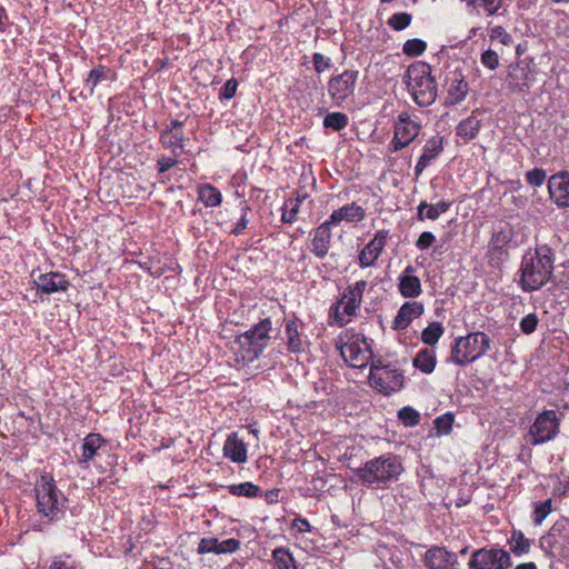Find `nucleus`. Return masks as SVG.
I'll return each mask as SVG.
<instances>
[{"label": "nucleus", "mask_w": 569, "mask_h": 569, "mask_svg": "<svg viewBox=\"0 0 569 569\" xmlns=\"http://www.w3.org/2000/svg\"><path fill=\"white\" fill-rule=\"evenodd\" d=\"M401 459L392 453H385L368 460L362 467L353 470L358 480L366 487L385 489L397 481L403 472Z\"/></svg>", "instance_id": "obj_1"}, {"label": "nucleus", "mask_w": 569, "mask_h": 569, "mask_svg": "<svg viewBox=\"0 0 569 569\" xmlns=\"http://www.w3.org/2000/svg\"><path fill=\"white\" fill-rule=\"evenodd\" d=\"M553 272V254L548 246L536 249L535 254H525L520 267V286L530 292L542 288L551 280Z\"/></svg>", "instance_id": "obj_2"}, {"label": "nucleus", "mask_w": 569, "mask_h": 569, "mask_svg": "<svg viewBox=\"0 0 569 569\" xmlns=\"http://www.w3.org/2000/svg\"><path fill=\"white\" fill-rule=\"evenodd\" d=\"M406 83L418 106L428 107L436 101L438 89L430 64L426 62L410 64L406 72Z\"/></svg>", "instance_id": "obj_3"}, {"label": "nucleus", "mask_w": 569, "mask_h": 569, "mask_svg": "<svg viewBox=\"0 0 569 569\" xmlns=\"http://www.w3.org/2000/svg\"><path fill=\"white\" fill-rule=\"evenodd\" d=\"M271 320L262 319L251 329L237 336L234 345L243 361L252 362L259 358L270 340Z\"/></svg>", "instance_id": "obj_4"}, {"label": "nucleus", "mask_w": 569, "mask_h": 569, "mask_svg": "<svg viewBox=\"0 0 569 569\" xmlns=\"http://www.w3.org/2000/svg\"><path fill=\"white\" fill-rule=\"evenodd\" d=\"M38 511L50 521H58L63 517L67 498L58 490L53 478L42 475L36 487Z\"/></svg>", "instance_id": "obj_5"}, {"label": "nucleus", "mask_w": 569, "mask_h": 569, "mask_svg": "<svg viewBox=\"0 0 569 569\" xmlns=\"http://www.w3.org/2000/svg\"><path fill=\"white\" fill-rule=\"evenodd\" d=\"M491 340L489 336L481 331L470 332L466 337L456 339L451 349V360L458 366L470 363L490 349Z\"/></svg>", "instance_id": "obj_6"}, {"label": "nucleus", "mask_w": 569, "mask_h": 569, "mask_svg": "<svg viewBox=\"0 0 569 569\" xmlns=\"http://www.w3.org/2000/svg\"><path fill=\"white\" fill-rule=\"evenodd\" d=\"M510 553L501 548H480L471 553L469 569H509Z\"/></svg>", "instance_id": "obj_7"}, {"label": "nucleus", "mask_w": 569, "mask_h": 569, "mask_svg": "<svg viewBox=\"0 0 569 569\" xmlns=\"http://www.w3.org/2000/svg\"><path fill=\"white\" fill-rule=\"evenodd\" d=\"M559 432V422L555 410H545L539 413L530 427L531 445L547 442Z\"/></svg>", "instance_id": "obj_8"}, {"label": "nucleus", "mask_w": 569, "mask_h": 569, "mask_svg": "<svg viewBox=\"0 0 569 569\" xmlns=\"http://www.w3.org/2000/svg\"><path fill=\"white\" fill-rule=\"evenodd\" d=\"M419 131L420 124L412 121L407 112H401L393 126L391 151L397 152L408 147L418 137Z\"/></svg>", "instance_id": "obj_9"}, {"label": "nucleus", "mask_w": 569, "mask_h": 569, "mask_svg": "<svg viewBox=\"0 0 569 569\" xmlns=\"http://www.w3.org/2000/svg\"><path fill=\"white\" fill-rule=\"evenodd\" d=\"M358 71L346 70L341 74L332 77L328 83V91L336 102L345 101L350 97L356 87Z\"/></svg>", "instance_id": "obj_10"}, {"label": "nucleus", "mask_w": 569, "mask_h": 569, "mask_svg": "<svg viewBox=\"0 0 569 569\" xmlns=\"http://www.w3.org/2000/svg\"><path fill=\"white\" fill-rule=\"evenodd\" d=\"M550 198L559 208L569 207V172L560 171L552 174L548 181Z\"/></svg>", "instance_id": "obj_11"}, {"label": "nucleus", "mask_w": 569, "mask_h": 569, "mask_svg": "<svg viewBox=\"0 0 569 569\" xmlns=\"http://www.w3.org/2000/svg\"><path fill=\"white\" fill-rule=\"evenodd\" d=\"M371 379L376 387H379L386 393L395 392L403 387L405 377L399 369L386 366L378 373H371Z\"/></svg>", "instance_id": "obj_12"}, {"label": "nucleus", "mask_w": 569, "mask_h": 569, "mask_svg": "<svg viewBox=\"0 0 569 569\" xmlns=\"http://www.w3.org/2000/svg\"><path fill=\"white\" fill-rule=\"evenodd\" d=\"M423 563L428 569H457V555L449 552L443 547H432L427 550Z\"/></svg>", "instance_id": "obj_13"}, {"label": "nucleus", "mask_w": 569, "mask_h": 569, "mask_svg": "<svg viewBox=\"0 0 569 569\" xmlns=\"http://www.w3.org/2000/svg\"><path fill=\"white\" fill-rule=\"evenodd\" d=\"M532 80L529 63L520 61L510 64L507 74L508 87L518 93H525L529 90V82Z\"/></svg>", "instance_id": "obj_14"}, {"label": "nucleus", "mask_w": 569, "mask_h": 569, "mask_svg": "<svg viewBox=\"0 0 569 569\" xmlns=\"http://www.w3.org/2000/svg\"><path fill=\"white\" fill-rule=\"evenodd\" d=\"M182 126V121L172 120L170 126L160 134V142L164 148L170 149L174 157L180 156L184 150Z\"/></svg>", "instance_id": "obj_15"}, {"label": "nucleus", "mask_w": 569, "mask_h": 569, "mask_svg": "<svg viewBox=\"0 0 569 569\" xmlns=\"http://www.w3.org/2000/svg\"><path fill=\"white\" fill-rule=\"evenodd\" d=\"M362 349L357 342L345 343L340 348V353L343 360L353 368H362L367 365L369 358L372 356V351L369 345L366 343Z\"/></svg>", "instance_id": "obj_16"}, {"label": "nucleus", "mask_w": 569, "mask_h": 569, "mask_svg": "<svg viewBox=\"0 0 569 569\" xmlns=\"http://www.w3.org/2000/svg\"><path fill=\"white\" fill-rule=\"evenodd\" d=\"M387 237L388 231L380 230L375 238L365 246L359 254V263L362 268L370 267L376 262L386 246Z\"/></svg>", "instance_id": "obj_17"}, {"label": "nucleus", "mask_w": 569, "mask_h": 569, "mask_svg": "<svg viewBox=\"0 0 569 569\" xmlns=\"http://www.w3.org/2000/svg\"><path fill=\"white\" fill-rule=\"evenodd\" d=\"M362 299L360 297L351 296L350 291L343 292L340 300L336 306L331 308L335 319L339 326H345L348 320L345 316L352 317L356 315V310L360 307Z\"/></svg>", "instance_id": "obj_18"}, {"label": "nucleus", "mask_w": 569, "mask_h": 569, "mask_svg": "<svg viewBox=\"0 0 569 569\" xmlns=\"http://www.w3.org/2000/svg\"><path fill=\"white\" fill-rule=\"evenodd\" d=\"M331 226L333 224L327 220L313 230V236L311 239V252L320 259L325 258L329 252L331 242Z\"/></svg>", "instance_id": "obj_19"}, {"label": "nucleus", "mask_w": 569, "mask_h": 569, "mask_svg": "<svg viewBox=\"0 0 569 569\" xmlns=\"http://www.w3.org/2000/svg\"><path fill=\"white\" fill-rule=\"evenodd\" d=\"M425 311V307L421 302L410 301L405 302L398 310L397 316L393 319L392 328L395 330L406 329L413 319L419 318Z\"/></svg>", "instance_id": "obj_20"}, {"label": "nucleus", "mask_w": 569, "mask_h": 569, "mask_svg": "<svg viewBox=\"0 0 569 569\" xmlns=\"http://www.w3.org/2000/svg\"><path fill=\"white\" fill-rule=\"evenodd\" d=\"M34 283L37 284L38 291L47 295L66 291L69 287V281L66 277L58 272L40 274L38 279L34 280Z\"/></svg>", "instance_id": "obj_21"}, {"label": "nucleus", "mask_w": 569, "mask_h": 569, "mask_svg": "<svg viewBox=\"0 0 569 569\" xmlns=\"http://www.w3.org/2000/svg\"><path fill=\"white\" fill-rule=\"evenodd\" d=\"M442 149V138L432 137L427 141L422 149V154L415 167V173L417 177H419L429 163L439 156Z\"/></svg>", "instance_id": "obj_22"}, {"label": "nucleus", "mask_w": 569, "mask_h": 569, "mask_svg": "<svg viewBox=\"0 0 569 569\" xmlns=\"http://www.w3.org/2000/svg\"><path fill=\"white\" fill-rule=\"evenodd\" d=\"M366 216L365 209L357 203L352 202L346 204L338 210H335L329 217V221L336 226L341 221L358 222L361 221Z\"/></svg>", "instance_id": "obj_23"}, {"label": "nucleus", "mask_w": 569, "mask_h": 569, "mask_svg": "<svg viewBox=\"0 0 569 569\" xmlns=\"http://www.w3.org/2000/svg\"><path fill=\"white\" fill-rule=\"evenodd\" d=\"M415 268L408 266L399 278V292L406 298H416L421 293L420 279L412 274Z\"/></svg>", "instance_id": "obj_24"}, {"label": "nucleus", "mask_w": 569, "mask_h": 569, "mask_svg": "<svg viewBox=\"0 0 569 569\" xmlns=\"http://www.w3.org/2000/svg\"><path fill=\"white\" fill-rule=\"evenodd\" d=\"M223 455L233 462L242 463L247 460V449L244 442L239 439L236 432L228 436L223 445Z\"/></svg>", "instance_id": "obj_25"}, {"label": "nucleus", "mask_w": 569, "mask_h": 569, "mask_svg": "<svg viewBox=\"0 0 569 569\" xmlns=\"http://www.w3.org/2000/svg\"><path fill=\"white\" fill-rule=\"evenodd\" d=\"M106 443V440L99 433H89L82 443V455L79 463L83 468L89 467V462L98 455L99 449Z\"/></svg>", "instance_id": "obj_26"}, {"label": "nucleus", "mask_w": 569, "mask_h": 569, "mask_svg": "<svg viewBox=\"0 0 569 569\" xmlns=\"http://www.w3.org/2000/svg\"><path fill=\"white\" fill-rule=\"evenodd\" d=\"M469 86L460 71L452 73L451 82L448 89V99L450 104L460 103L468 94Z\"/></svg>", "instance_id": "obj_27"}, {"label": "nucleus", "mask_w": 569, "mask_h": 569, "mask_svg": "<svg viewBox=\"0 0 569 569\" xmlns=\"http://www.w3.org/2000/svg\"><path fill=\"white\" fill-rule=\"evenodd\" d=\"M481 128V120L477 118L473 111L467 119L462 120L457 127V134L466 140L477 137Z\"/></svg>", "instance_id": "obj_28"}, {"label": "nucleus", "mask_w": 569, "mask_h": 569, "mask_svg": "<svg viewBox=\"0 0 569 569\" xmlns=\"http://www.w3.org/2000/svg\"><path fill=\"white\" fill-rule=\"evenodd\" d=\"M413 367L423 373H431L436 367L435 351L428 348L420 350L413 359Z\"/></svg>", "instance_id": "obj_29"}, {"label": "nucleus", "mask_w": 569, "mask_h": 569, "mask_svg": "<svg viewBox=\"0 0 569 569\" xmlns=\"http://www.w3.org/2000/svg\"><path fill=\"white\" fill-rule=\"evenodd\" d=\"M199 200L206 207H218L222 201L221 192L212 184L206 183L198 189Z\"/></svg>", "instance_id": "obj_30"}, {"label": "nucleus", "mask_w": 569, "mask_h": 569, "mask_svg": "<svg viewBox=\"0 0 569 569\" xmlns=\"http://www.w3.org/2000/svg\"><path fill=\"white\" fill-rule=\"evenodd\" d=\"M287 346L290 352L302 351V340L298 331V325L295 320L286 323Z\"/></svg>", "instance_id": "obj_31"}, {"label": "nucleus", "mask_w": 569, "mask_h": 569, "mask_svg": "<svg viewBox=\"0 0 569 569\" xmlns=\"http://www.w3.org/2000/svg\"><path fill=\"white\" fill-rule=\"evenodd\" d=\"M276 569H296L295 559L291 552L283 547L276 548L272 551Z\"/></svg>", "instance_id": "obj_32"}, {"label": "nucleus", "mask_w": 569, "mask_h": 569, "mask_svg": "<svg viewBox=\"0 0 569 569\" xmlns=\"http://www.w3.org/2000/svg\"><path fill=\"white\" fill-rule=\"evenodd\" d=\"M511 551L515 555L528 553L530 550L531 542L521 531L513 530L509 539Z\"/></svg>", "instance_id": "obj_33"}, {"label": "nucleus", "mask_w": 569, "mask_h": 569, "mask_svg": "<svg viewBox=\"0 0 569 569\" xmlns=\"http://www.w3.org/2000/svg\"><path fill=\"white\" fill-rule=\"evenodd\" d=\"M443 326L440 322H431L421 332V340L428 346H435L443 335Z\"/></svg>", "instance_id": "obj_34"}, {"label": "nucleus", "mask_w": 569, "mask_h": 569, "mask_svg": "<svg viewBox=\"0 0 569 569\" xmlns=\"http://www.w3.org/2000/svg\"><path fill=\"white\" fill-rule=\"evenodd\" d=\"M513 237L512 227L506 223L500 230L496 231L491 238V244L495 249H502L506 247Z\"/></svg>", "instance_id": "obj_35"}, {"label": "nucleus", "mask_w": 569, "mask_h": 569, "mask_svg": "<svg viewBox=\"0 0 569 569\" xmlns=\"http://www.w3.org/2000/svg\"><path fill=\"white\" fill-rule=\"evenodd\" d=\"M228 491L233 496L253 498L260 493V488L252 482H242L229 486Z\"/></svg>", "instance_id": "obj_36"}, {"label": "nucleus", "mask_w": 569, "mask_h": 569, "mask_svg": "<svg viewBox=\"0 0 569 569\" xmlns=\"http://www.w3.org/2000/svg\"><path fill=\"white\" fill-rule=\"evenodd\" d=\"M348 124V117L342 112L328 113L323 119V126L335 131L342 130Z\"/></svg>", "instance_id": "obj_37"}, {"label": "nucleus", "mask_w": 569, "mask_h": 569, "mask_svg": "<svg viewBox=\"0 0 569 569\" xmlns=\"http://www.w3.org/2000/svg\"><path fill=\"white\" fill-rule=\"evenodd\" d=\"M412 21V16L408 12H397L393 13L388 19V26L395 31H401L410 26Z\"/></svg>", "instance_id": "obj_38"}, {"label": "nucleus", "mask_w": 569, "mask_h": 569, "mask_svg": "<svg viewBox=\"0 0 569 569\" xmlns=\"http://www.w3.org/2000/svg\"><path fill=\"white\" fill-rule=\"evenodd\" d=\"M427 49V43L420 39H409L403 43L402 51L408 57H420Z\"/></svg>", "instance_id": "obj_39"}, {"label": "nucleus", "mask_w": 569, "mask_h": 569, "mask_svg": "<svg viewBox=\"0 0 569 569\" xmlns=\"http://www.w3.org/2000/svg\"><path fill=\"white\" fill-rule=\"evenodd\" d=\"M468 6L473 7V9L482 8L488 16H492L497 13L499 8L501 7L502 0H465Z\"/></svg>", "instance_id": "obj_40"}, {"label": "nucleus", "mask_w": 569, "mask_h": 569, "mask_svg": "<svg viewBox=\"0 0 569 569\" xmlns=\"http://www.w3.org/2000/svg\"><path fill=\"white\" fill-rule=\"evenodd\" d=\"M398 418L405 426L413 427L420 422V413L411 407L399 410Z\"/></svg>", "instance_id": "obj_41"}, {"label": "nucleus", "mask_w": 569, "mask_h": 569, "mask_svg": "<svg viewBox=\"0 0 569 569\" xmlns=\"http://www.w3.org/2000/svg\"><path fill=\"white\" fill-rule=\"evenodd\" d=\"M453 421H455V416L450 412H447V413L436 418L435 428L437 429L438 433L447 435L451 431Z\"/></svg>", "instance_id": "obj_42"}, {"label": "nucleus", "mask_w": 569, "mask_h": 569, "mask_svg": "<svg viewBox=\"0 0 569 569\" xmlns=\"http://www.w3.org/2000/svg\"><path fill=\"white\" fill-rule=\"evenodd\" d=\"M451 207L449 201H439L435 204L428 203V210L426 211L427 219L437 220L441 213H445Z\"/></svg>", "instance_id": "obj_43"}, {"label": "nucleus", "mask_w": 569, "mask_h": 569, "mask_svg": "<svg viewBox=\"0 0 569 569\" xmlns=\"http://www.w3.org/2000/svg\"><path fill=\"white\" fill-rule=\"evenodd\" d=\"M249 207L246 201H242L240 203V211L241 216L239 221L236 223L234 228L230 230V233L233 236H239L243 232V230L247 228L249 220L247 218V213L249 211Z\"/></svg>", "instance_id": "obj_44"}, {"label": "nucleus", "mask_w": 569, "mask_h": 569, "mask_svg": "<svg viewBox=\"0 0 569 569\" xmlns=\"http://www.w3.org/2000/svg\"><path fill=\"white\" fill-rule=\"evenodd\" d=\"M547 173L541 168H535L526 173L527 182L532 187H540L546 180Z\"/></svg>", "instance_id": "obj_45"}, {"label": "nucleus", "mask_w": 569, "mask_h": 569, "mask_svg": "<svg viewBox=\"0 0 569 569\" xmlns=\"http://www.w3.org/2000/svg\"><path fill=\"white\" fill-rule=\"evenodd\" d=\"M104 74L106 68L101 66L90 71L87 79V86L90 87V93L93 92L96 86L104 78Z\"/></svg>", "instance_id": "obj_46"}, {"label": "nucleus", "mask_w": 569, "mask_h": 569, "mask_svg": "<svg viewBox=\"0 0 569 569\" xmlns=\"http://www.w3.org/2000/svg\"><path fill=\"white\" fill-rule=\"evenodd\" d=\"M481 62L490 70H496L499 66V56L496 51L488 49L481 54Z\"/></svg>", "instance_id": "obj_47"}, {"label": "nucleus", "mask_w": 569, "mask_h": 569, "mask_svg": "<svg viewBox=\"0 0 569 569\" xmlns=\"http://www.w3.org/2000/svg\"><path fill=\"white\" fill-rule=\"evenodd\" d=\"M538 325V317L536 313H529L520 321V329L523 333L530 335L532 333Z\"/></svg>", "instance_id": "obj_48"}, {"label": "nucleus", "mask_w": 569, "mask_h": 569, "mask_svg": "<svg viewBox=\"0 0 569 569\" xmlns=\"http://www.w3.org/2000/svg\"><path fill=\"white\" fill-rule=\"evenodd\" d=\"M551 511V500L548 499L536 506L535 509V523L540 525L542 520L550 513Z\"/></svg>", "instance_id": "obj_49"}, {"label": "nucleus", "mask_w": 569, "mask_h": 569, "mask_svg": "<svg viewBox=\"0 0 569 569\" xmlns=\"http://www.w3.org/2000/svg\"><path fill=\"white\" fill-rule=\"evenodd\" d=\"M491 39H498L503 46H510L512 43V37L501 26H497L490 31Z\"/></svg>", "instance_id": "obj_50"}, {"label": "nucleus", "mask_w": 569, "mask_h": 569, "mask_svg": "<svg viewBox=\"0 0 569 569\" xmlns=\"http://www.w3.org/2000/svg\"><path fill=\"white\" fill-rule=\"evenodd\" d=\"M199 553L214 552L218 555V539L217 538H202L199 547Z\"/></svg>", "instance_id": "obj_51"}, {"label": "nucleus", "mask_w": 569, "mask_h": 569, "mask_svg": "<svg viewBox=\"0 0 569 569\" xmlns=\"http://www.w3.org/2000/svg\"><path fill=\"white\" fill-rule=\"evenodd\" d=\"M240 548V541L230 538L223 541L218 540V555L220 553H227V552H234Z\"/></svg>", "instance_id": "obj_52"}, {"label": "nucleus", "mask_w": 569, "mask_h": 569, "mask_svg": "<svg viewBox=\"0 0 569 569\" xmlns=\"http://www.w3.org/2000/svg\"><path fill=\"white\" fill-rule=\"evenodd\" d=\"M312 62L315 66V70L318 73L323 72L325 70L329 69L331 67V61L329 58L325 57L323 54L316 52L312 56Z\"/></svg>", "instance_id": "obj_53"}, {"label": "nucleus", "mask_w": 569, "mask_h": 569, "mask_svg": "<svg viewBox=\"0 0 569 569\" xmlns=\"http://www.w3.org/2000/svg\"><path fill=\"white\" fill-rule=\"evenodd\" d=\"M237 88H238L237 80H234V79L227 80L226 83L223 84V87L221 88L220 99L229 100V99L233 98L236 94Z\"/></svg>", "instance_id": "obj_54"}, {"label": "nucleus", "mask_w": 569, "mask_h": 569, "mask_svg": "<svg viewBox=\"0 0 569 569\" xmlns=\"http://www.w3.org/2000/svg\"><path fill=\"white\" fill-rule=\"evenodd\" d=\"M436 241V237L433 236L432 232L430 231H423L418 240L416 241V246L418 249L420 250H426L428 249L429 247H431L433 244V242Z\"/></svg>", "instance_id": "obj_55"}, {"label": "nucleus", "mask_w": 569, "mask_h": 569, "mask_svg": "<svg viewBox=\"0 0 569 569\" xmlns=\"http://www.w3.org/2000/svg\"><path fill=\"white\" fill-rule=\"evenodd\" d=\"M176 164L177 160L174 158L162 157L158 160V170L160 173H163Z\"/></svg>", "instance_id": "obj_56"}, {"label": "nucleus", "mask_w": 569, "mask_h": 569, "mask_svg": "<svg viewBox=\"0 0 569 569\" xmlns=\"http://www.w3.org/2000/svg\"><path fill=\"white\" fill-rule=\"evenodd\" d=\"M299 211V204L293 203V206L290 208V210H286L282 213L281 220L286 223H292L296 220V216Z\"/></svg>", "instance_id": "obj_57"}, {"label": "nucleus", "mask_w": 569, "mask_h": 569, "mask_svg": "<svg viewBox=\"0 0 569 569\" xmlns=\"http://www.w3.org/2000/svg\"><path fill=\"white\" fill-rule=\"evenodd\" d=\"M367 287V281L359 280L352 287H348V291H350L351 296H358L362 299L363 291Z\"/></svg>", "instance_id": "obj_58"}, {"label": "nucleus", "mask_w": 569, "mask_h": 569, "mask_svg": "<svg viewBox=\"0 0 569 569\" xmlns=\"http://www.w3.org/2000/svg\"><path fill=\"white\" fill-rule=\"evenodd\" d=\"M49 569H74V567L61 558H54L50 563Z\"/></svg>", "instance_id": "obj_59"}, {"label": "nucleus", "mask_w": 569, "mask_h": 569, "mask_svg": "<svg viewBox=\"0 0 569 569\" xmlns=\"http://www.w3.org/2000/svg\"><path fill=\"white\" fill-rule=\"evenodd\" d=\"M560 525L559 523H555L552 526V528L550 529V532L548 535V541L550 543H558L559 540H558V536L560 535Z\"/></svg>", "instance_id": "obj_60"}, {"label": "nucleus", "mask_w": 569, "mask_h": 569, "mask_svg": "<svg viewBox=\"0 0 569 569\" xmlns=\"http://www.w3.org/2000/svg\"><path fill=\"white\" fill-rule=\"evenodd\" d=\"M279 492L280 490L279 489H272V490H268L266 493H264V499L268 503H274V502H278L279 500Z\"/></svg>", "instance_id": "obj_61"}, {"label": "nucleus", "mask_w": 569, "mask_h": 569, "mask_svg": "<svg viewBox=\"0 0 569 569\" xmlns=\"http://www.w3.org/2000/svg\"><path fill=\"white\" fill-rule=\"evenodd\" d=\"M428 210V202L422 200L417 208V219L423 221L427 219L426 211Z\"/></svg>", "instance_id": "obj_62"}, {"label": "nucleus", "mask_w": 569, "mask_h": 569, "mask_svg": "<svg viewBox=\"0 0 569 569\" xmlns=\"http://www.w3.org/2000/svg\"><path fill=\"white\" fill-rule=\"evenodd\" d=\"M7 20H8L7 12H6L4 8L0 6V31H4Z\"/></svg>", "instance_id": "obj_63"}, {"label": "nucleus", "mask_w": 569, "mask_h": 569, "mask_svg": "<svg viewBox=\"0 0 569 569\" xmlns=\"http://www.w3.org/2000/svg\"><path fill=\"white\" fill-rule=\"evenodd\" d=\"M515 569H537V566L533 562H525L516 566Z\"/></svg>", "instance_id": "obj_64"}]
</instances>
